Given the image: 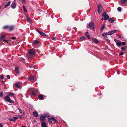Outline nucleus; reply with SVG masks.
<instances>
[{"label": "nucleus", "instance_id": "4be33fe9", "mask_svg": "<svg viewBox=\"0 0 127 127\" xmlns=\"http://www.w3.org/2000/svg\"><path fill=\"white\" fill-rule=\"evenodd\" d=\"M8 94L9 95H11L12 96H14V94L13 93H12L11 92H9L8 93Z\"/></svg>", "mask_w": 127, "mask_h": 127}, {"label": "nucleus", "instance_id": "5701e85b", "mask_svg": "<svg viewBox=\"0 0 127 127\" xmlns=\"http://www.w3.org/2000/svg\"><path fill=\"white\" fill-rule=\"evenodd\" d=\"M39 97L41 100H43L44 99L43 96L41 95H39Z\"/></svg>", "mask_w": 127, "mask_h": 127}, {"label": "nucleus", "instance_id": "4468645a", "mask_svg": "<svg viewBox=\"0 0 127 127\" xmlns=\"http://www.w3.org/2000/svg\"><path fill=\"white\" fill-rule=\"evenodd\" d=\"M33 114L35 117H37L38 116V114L37 112L36 111H34L33 112Z\"/></svg>", "mask_w": 127, "mask_h": 127}, {"label": "nucleus", "instance_id": "c85d7f7f", "mask_svg": "<svg viewBox=\"0 0 127 127\" xmlns=\"http://www.w3.org/2000/svg\"><path fill=\"white\" fill-rule=\"evenodd\" d=\"M105 26H104V25H103L101 27V31H102L105 28Z\"/></svg>", "mask_w": 127, "mask_h": 127}, {"label": "nucleus", "instance_id": "f03ea898", "mask_svg": "<svg viewBox=\"0 0 127 127\" xmlns=\"http://www.w3.org/2000/svg\"><path fill=\"white\" fill-rule=\"evenodd\" d=\"M4 100L5 101L9 102L11 103H14V101L10 99L9 96L8 95H6L5 97Z\"/></svg>", "mask_w": 127, "mask_h": 127}, {"label": "nucleus", "instance_id": "473e14b6", "mask_svg": "<svg viewBox=\"0 0 127 127\" xmlns=\"http://www.w3.org/2000/svg\"><path fill=\"white\" fill-rule=\"evenodd\" d=\"M85 37L84 36L80 37V39L82 40H85Z\"/></svg>", "mask_w": 127, "mask_h": 127}, {"label": "nucleus", "instance_id": "2f4dec72", "mask_svg": "<svg viewBox=\"0 0 127 127\" xmlns=\"http://www.w3.org/2000/svg\"><path fill=\"white\" fill-rule=\"evenodd\" d=\"M8 27L9 26H6L3 27V28L4 29H8Z\"/></svg>", "mask_w": 127, "mask_h": 127}, {"label": "nucleus", "instance_id": "1a4fd4ad", "mask_svg": "<svg viewBox=\"0 0 127 127\" xmlns=\"http://www.w3.org/2000/svg\"><path fill=\"white\" fill-rule=\"evenodd\" d=\"M117 31V30H114L112 31H109L108 33V34L109 35H111L112 34H114Z\"/></svg>", "mask_w": 127, "mask_h": 127}, {"label": "nucleus", "instance_id": "423d86ee", "mask_svg": "<svg viewBox=\"0 0 127 127\" xmlns=\"http://www.w3.org/2000/svg\"><path fill=\"white\" fill-rule=\"evenodd\" d=\"M98 11L99 13L100 14L102 10V7L101 5L99 4L97 6Z\"/></svg>", "mask_w": 127, "mask_h": 127}, {"label": "nucleus", "instance_id": "f8f14e48", "mask_svg": "<svg viewBox=\"0 0 127 127\" xmlns=\"http://www.w3.org/2000/svg\"><path fill=\"white\" fill-rule=\"evenodd\" d=\"M16 4L14 2H13L11 4V7L13 9L15 8L16 7Z\"/></svg>", "mask_w": 127, "mask_h": 127}, {"label": "nucleus", "instance_id": "37998d69", "mask_svg": "<svg viewBox=\"0 0 127 127\" xmlns=\"http://www.w3.org/2000/svg\"><path fill=\"white\" fill-rule=\"evenodd\" d=\"M28 20L29 21V22L30 23H32V21L31 20L30 18H29V19H28Z\"/></svg>", "mask_w": 127, "mask_h": 127}, {"label": "nucleus", "instance_id": "a878e982", "mask_svg": "<svg viewBox=\"0 0 127 127\" xmlns=\"http://www.w3.org/2000/svg\"><path fill=\"white\" fill-rule=\"evenodd\" d=\"M32 94L34 95H36L35 91H32Z\"/></svg>", "mask_w": 127, "mask_h": 127}, {"label": "nucleus", "instance_id": "bb28decb", "mask_svg": "<svg viewBox=\"0 0 127 127\" xmlns=\"http://www.w3.org/2000/svg\"><path fill=\"white\" fill-rule=\"evenodd\" d=\"M39 42V41H38L37 40H34L33 43L35 44H37Z\"/></svg>", "mask_w": 127, "mask_h": 127}, {"label": "nucleus", "instance_id": "864d4df0", "mask_svg": "<svg viewBox=\"0 0 127 127\" xmlns=\"http://www.w3.org/2000/svg\"><path fill=\"white\" fill-rule=\"evenodd\" d=\"M117 73H118V74H120V73H119V72H117Z\"/></svg>", "mask_w": 127, "mask_h": 127}, {"label": "nucleus", "instance_id": "0eeeda50", "mask_svg": "<svg viewBox=\"0 0 127 127\" xmlns=\"http://www.w3.org/2000/svg\"><path fill=\"white\" fill-rule=\"evenodd\" d=\"M104 18V20H106L109 18V16L106 14L105 13H104L102 15Z\"/></svg>", "mask_w": 127, "mask_h": 127}, {"label": "nucleus", "instance_id": "79ce46f5", "mask_svg": "<svg viewBox=\"0 0 127 127\" xmlns=\"http://www.w3.org/2000/svg\"><path fill=\"white\" fill-rule=\"evenodd\" d=\"M3 75L2 74L1 75V79H3L4 78Z\"/></svg>", "mask_w": 127, "mask_h": 127}, {"label": "nucleus", "instance_id": "aec40b11", "mask_svg": "<svg viewBox=\"0 0 127 127\" xmlns=\"http://www.w3.org/2000/svg\"><path fill=\"white\" fill-rule=\"evenodd\" d=\"M108 35V34L107 33H104L102 34V36L104 37H107Z\"/></svg>", "mask_w": 127, "mask_h": 127}, {"label": "nucleus", "instance_id": "603ef678", "mask_svg": "<svg viewBox=\"0 0 127 127\" xmlns=\"http://www.w3.org/2000/svg\"><path fill=\"white\" fill-rule=\"evenodd\" d=\"M2 40V39H1V38L0 37V41Z\"/></svg>", "mask_w": 127, "mask_h": 127}, {"label": "nucleus", "instance_id": "a19ab883", "mask_svg": "<svg viewBox=\"0 0 127 127\" xmlns=\"http://www.w3.org/2000/svg\"><path fill=\"white\" fill-rule=\"evenodd\" d=\"M123 54H124V53L123 52H120L119 53L120 55H121V56L123 55Z\"/></svg>", "mask_w": 127, "mask_h": 127}, {"label": "nucleus", "instance_id": "7c9ffc66", "mask_svg": "<svg viewBox=\"0 0 127 127\" xmlns=\"http://www.w3.org/2000/svg\"><path fill=\"white\" fill-rule=\"evenodd\" d=\"M14 121H15L16 120H17L18 118V117H13Z\"/></svg>", "mask_w": 127, "mask_h": 127}, {"label": "nucleus", "instance_id": "a18cd8bd", "mask_svg": "<svg viewBox=\"0 0 127 127\" xmlns=\"http://www.w3.org/2000/svg\"><path fill=\"white\" fill-rule=\"evenodd\" d=\"M126 48H124V47H122L121 48V49L123 50H124Z\"/></svg>", "mask_w": 127, "mask_h": 127}, {"label": "nucleus", "instance_id": "393cba45", "mask_svg": "<svg viewBox=\"0 0 127 127\" xmlns=\"http://www.w3.org/2000/svg\"><path fill=\"white\" fill-rule=\"evenodd\" d=\"M23 7L24 9V12H27V10H26V9L25 8V6L24 5H23Z\"/></svg>", "mask_w": 127, "mask_h": 127}, {"label": "nucleus", "instance_id": "58836bf2", "mask_svg": "<svg viewBox=\"0 0 127 127\" xmlns=\"http://www.w3.org/2000/svg\"><path fill=\"white\" fill-rule=\"evenodd\" d=\"M7 77L8 79H10V76L9 75H7Z\"/></svg>", "mask_w": 127, "mask_h": 127}, {"label": "nucleus", "instance_id": "6e6d98bb", "mask_svg": "<svg viewBox=\"0 0 127 127\" xmlns=\"http://www.w3.org/2000/svg\"><path fill=\"white\" fill-rule=\"evenodd\" d=\"M18 117H21V115H19V116H18Z\"/></svg>", "mask_w": 127, "mask_h": 127}, {"label": "nucleus", "instance_id": "ea45409f", "mask_svg": "<svg viewBox=\"0 0 127 127\" xmlns=\"http://www.w3.org/2000/svg\"><path fill=\"white\" fill-rule=\"evenodd\" d=\"M1 38V39L2 40V39L4 38L5 37V36L4 35H2L1 37H0Z\"/></svg>", "mask_w": 127, "mask_h": 127}, {"label": "nucleus", "instance_id": "3c124183", "mask_svg": "<svg viewBox=\"0 0 127 127\" xmlns=\"http://www.w3.org/2000/svg\"><path fill=\"white\" fill-rule=\"evenodd\" d=\"M104 18L103 17L101 18V20H104Z\"/></svg>", "mask_w": 127, "mask_h": 127}, {"label": "nucleus", "instance_id": "72a5a7b5", "mask_svg": "<svg viewBox=\"0 0 127 127\" xmlns=\"http://www.w3.org/2000/svg\"><path fill=\"white\" fill-rule=\"evenodd\" d=\"M3 93L2 92H0V97H3Z\"/></svg>", "mask_w": 127, "mask_h": 127}, {"label": "nucleus", "instance_id": "2eb2a0df", "mask_svg": "<svg viewBox=\"0 0 127 127\" xmlns=\"http://www.w3.org/2000/svg\"><path fill=\"white\" fill-rule=\"evenodd\" d=\"M41 127H47L46 123L43 121L41 123Z\"/></svg>", "mask_w": 127, "mask_h": 127}, {"label": "nucleus", "instance_id": "412c9836", "mask_svg": "<svg viewBox=\"0 0 127 127\" xmlns=\"http://www.w3.org/2000/svg\"><path fill=\"white\" fill-rule=\"evenodd\" d=\"M14 28V27L13 26H9L8 29V30L9 31H10L13 30Z\"/></svg>", "mask_w": 127, "mask_h": 127}, {"label": "nucleus", "instance_id": "20e7f679", "mask_svg": "<svg viewBox=\"0 0 127 127\" xmlns=\"http://www.w3.org/2000/svg\"><path fill=\"white\" fill-rule=\"evenodd\" d=\"M48 121L49 123H52L53 121L55 122H57V120L55 119L53 117H51L48 118Z\"/></svg>", "mask_w": 127, "mask_h": 127}, {"label": "nucleus", "instance_id": "8fccbe9b", "mask_svg": "<svg viewBox=\"0 0 127 127\" xmlns=\"http://www.w3.org/2000/svg\"><path fill=\"white\" fill-rule=\"evenodd\" d=\"M12 39H15V37H12Z\"/></svg>", "mask_w": 127, "mask_h": 127}, {"label": "nucleus", "instance_id": "de8ad7c7", "mask_svg": "<svg viewBox=\"0 0 127 127\" xmlns=\"http://www.w3.org/2000/svg\"><path fill=\"white\" fill-rule=\"evenodd\" d=\"M118 40H117L116 39H114V41L116 42V43H117V41Z\"/></svg>", "mask_w": 127, "mask_h": 127}, {"label": "nucleus", "instance_id": "4c0bfd02", "mask_svg": "<svg viewBox=\"0 0 127 127\" xmlns=\"http://www.w3.org/2000/svg\"><path fill=\"white\" fill-rule=\"evenodd\" d=\"M9 120L10 121H14L13 119V118H9Z\"/></svg>", "mask_w": 127, "mask_h": 127}, {"label": "nucleus", "instance_id": "09e8293b", "mask_svg": "<svg viewBox=\"0 0 127 127\" xmlns=\"http://www.w3.org/2000/svg\"><path fill=\"white\" fill-rule=\"evenodd\" d=\"M3 125H2V124H0V127H2Z\"/></svg>", "mask_w": 127, "mask_h": 127}, {"label": "nucleus", "instance_id": "e433bc0d", "mask_svg": "<svg viewBox=\"0 0 127 127\" xmlns=\"http://www.w3.org/2000/svg\"><path fill=\"white\" fill-rule=\"evenodd\" d=\"M126 44V43L125 42H121V45H124Z\"/></svg>", "mask_w": 127, "mask_h": 127}, {"label": "nucleus", "instance_id": "5fc2aeb1", "mask_svg": "<svg viewBox=\"0 0 127 127\" xmlns=\"http://www.w3.org/2000/svg\"><path fill=\"white\" fill-rule=\"evenodd\" d=\"M21 127H26L25 126H22Z\"/></svg>", "mask_w": 127, "mask_h": 127}, {"label": "nucleus", "instance_id": "f257e3e1", "mask_svg": "<svg viewBox=\"0 0 127 127\" xmlns=\"http://www.w3.org/2000/svg\"><path fill=\"white\" fill-rule=\"evenodd\" d=\"M35 51L34 49H31L29 50V53L27 54L26 57L28 59H30L35 56Z\"/></svg>", "mask_w": 127, "mask_h": 127}, {"label": "nucleus", "instance_id": "49530a36", "mask_svg": "<svg viewBox=\"0 0 127 127\" xmlns=\"http://www.w3.org/2000/svg\"><path fill=\"white\" fill-rule=\"evenodd\" d=\"M25 15L26 16V18H27L28 19H29V18L28 17V16H27V15L25 14Z\"/></svg>", "mask_w": 127, "mask_h": 127}, {"label": "nucleus", "instance_id": "7ed1b4c3", "mask_svg": "<svg viewBox=\"0 0 127 127\" xmlns=\"http://www.w3.org/2000/svg\"><path fill=\"white\" fill-rule=\"evenodd\" d=\"M120 4L123 6H127V0H121L119 2Z\"/></svg>", "mask_w": 127, "mask_h": 127}, {"label": "nucleus", "instance_id": "ddd939ff", "mask_svg": "<svg viewBox=\"0 0 127 127\" xmlns=\"http://www.w3.org/2000/svg\"><path fill=\"white\" fill-rule=\"evenodd\" d=\"M34 78V77L33 75L30 76L28 78V79L30 80H32Z\"/></svg>", "mask_w": 127, "mask_h": 127}, {"label": "nucleus", "instance_id": "f3484780", "mask_svg": "<svg viewBox=\"0 0 127 127\" xmlns=\"http://www.w3.org/2000/svg\"><path fill=\"white\" fill-rule=\"evenodd\" d=\"M40 119L42 121H44L45 120V117L43 115L41 116L40 117Z\"/></svg>", "mask_w": 127, "mask_h": 127}, {"label": "nucleus", "instance_id": "f704fd0d", "mask_svg": "<svg viewBox=\"0 0 127 127\" xmlns=\"http://www.w3.org/2000/svg\"><path fill=\"white\" fill-rule=\"evenodd\" d=\"M117 10L118 11L121 12V8L120 7H119L118 8Z\"/></svg>", "mask_w": 127, "mask_h": 127}, {"label": "nucleus", "instance_id": "c9c22d12", "mask_svg": "<svg viewBox=\"0 0 127 127\" xmlns=\"http://www.w3.org/2000/svg\"><path fill=\"white\" fill-rule=\"evenodd\" d=\"M51 39L53 40H57V38L56 37H53L52 38H51Z\"/></svg>", "mask_w": 127, "mask_h": 127}, {"label": "nucleus", "instance_id": "c756f323", "mask_svg": "<svg viewBox=\"0 0 127 127\" xmlns=\"http://www.w3.org/2000/svg\"><path fill=\"white\" fill-rule=\"evenodd\" d=\"M15 70L16 71V72L17 73H19V71L18 70V67L15 68Z\"/></svg>", "mask_w": 127, "mask_h": 127}, {"label": "nucleus", "instance_id": "b1692460", "mask_svg": "<svg viewBox=\"0 0 127 127\" xmlns=\"http://www.w3.org/2000/svg\"><path fill=\"white\" fill-rule=\"evenodd\" d=\"M11 2L10 1H8L6 4L5 6V7L6 8L10 4Z\"/></svg>", "mask_w": 127, "mask_h": 127}, {"label": "nucleus", "instance_id": "39448f33", "mask_svg": "<svg viewBox=\"0 0 127 127\" xmlns=\"http://www.w3.org/2000/svg\"><path fill=\"white\" fill-rule=\"evenodd\" d=\"M89 28L90 29H93L95 27V25L94 23L93 22H90L88 24Z\"/></svg>", "mask_w": 127, "mask_h": 127}, {"label": "nucleus", "instance_id": "cd10ccee", "mask_svg": "<svg viewBox=\"0 0 127 127\" xmlns=\"http://www.w3.org/2000/svg\"><path fill=\"white\" fill-rule=\"evenodd\" d=\"M44 115L46 117H49L50 115L48 114H44Z\"/></svg>", "mask_w": 127, "mask_h": 127}, {"label": "nucleus", "instance_id": "6e6552de", "mask_svg": "<svg viewBox=\"0 0 127 127\" xmlns=\"http://www.w3.org/2000/svg\"><path fill=\"white\" fill-rule=\"evenodd\" d=\"M36 31L38 33H39L42 36H45L46 35V34L44 33L41 32H40V31L38 29H36Z\"/></svg>", "mask_w": 127, "mask_h": 127}, {"label": "nucleus", "instance_id": "a211bd4d", "mask_svg": "<svg viewBox=\"0 0 127 127\" xmlns=\"http://www.w3.org/2000/svg\"><path fill=\"white\" fill-rule=\"evenodd\" d=\"M88 32H87L85 33V35L87 37V38L88 39H90V35L88 34Z\"/></svg>", "mask_w": 127, "mask_h": 127}, {"label": "nucleus", "instance_id": "dca6fc26", "mask_svg": "<svg viewBox=\"0 0 127 127\" xmlns=\"http://www.w3.org/2000/svg\"><path fill=\"white\" fill-rule=\"evenodd\" d=\"M116 44L118 46H120L121 45V42L119 40H118Z\"/></svg>", "mask_w": 127, "mask_h": 127}, {"label": "nucleus", "instance_id": "6ab92c4d", "mask_svg": "<svg viewBox=\"0 0 127 127\" xmlns=\"http://www.w3.org/2000/svg\"><path fill=\"white\" fill-rule=\"evenodd\" d=\"M108 21H109V22L111 23H113L114 21V20L111 18H109Z\"/></svg>", "mask_w": 127, "mask_h": 127}, {"label": "nucleus", "instance_id": "9b49d317", "mask_svg": "<svg viewBox=\"0 0 127 127\" xmlns=\"http://www.w3.org/2000/svg\"><path fill=\"white\" fill-rule=\"evenodd\" d=\"M15 86L17 88H21L20 85L19 83L17 82L15 84Z\"/></svg>", "mask_w": 127, "mask_h": 127}, {"label": "nucleus", "instance_id": "9d476101", "mask_svg": "<svg viewBox=\"0 0 127 127\" xmlns=\"http://www.w3.org/2000/svg\"><path fill=\"white\" fill-rule=\"evenodd\" d=\"M93 41L96 43H97L99 42V41L95 38H93L92 39Z\"/></svg>", "mask_w": 127, "mask_h": 127}, {"label": "nucleus", "instance_id": "c03bdc74", "mask_svg": "<svg viewBox=\"0 0 127 127\" xmlns=\"http://www.w3.org/2000/svg\"><path fill=\"white\" fill-rule=\"evenodd\" d=\"M18 109L19 111V112L21 113H22V111L21 110H20V109L18 108H17Z\"/></svg>", "mask_w": 127, "mask_h": 127}]
</instances>
